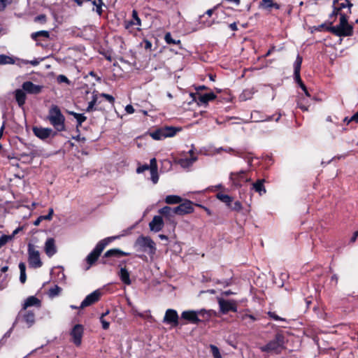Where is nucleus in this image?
I'll return each instance as SVG.
<instances>
[{
  "label": "nucleus",
  "mask_w": 358,
  "mask_h": 358,
  "mask_svg": "<svg viewBox=\"0 0 358 358\" xmlns=\"http://www.w3.org/2000/svg\"><path fill=\"white\" fill-rule=\"evenodd\" d=\"M339 23L335 26H330L327 29L333 34L340 36H351L353 35V25L348 23V17L344 12L339 13Z\"/></svg>",
  "instance_id": "1"
},
{
  "label": "nucleus",
  "mask_w": 358,
  "mask_h": 358,
  "mask_svg": "<svg viewBox=\"0 0 358 358\" xmlns=\"http://www.w3.org/2000/svg\"><path fill=\"white\" fill-rule=\"evenodd\" d=\"M47 119L57 131L65 130V117L57 106L52 105L50 107Z\"/></svg>",
  "instance_id": "2"
},
{
  "label": "nucleus",
  "mask_w": 358,
  "mask_h": 358,
  "mask_svg": "<svg viewBox=\"0 0 358 358\" xmlns=\"http://www.w3.org/2000/svg\"><path fill=\"white\" fill-rule=\"evenodd\" d=\"M285 336L281 333H277L273 340L266 345L261 346L260 350L264 352L280 354L285 348Z\"/></svg>",
  "instance_id": "3"
},
{
  "label": "nucleus",
  "mask_w": 358,
  "mask_h": 358,
  "mask_svg": "<svg viewBox=\"0 0 358 358\" xmlns=\"http://www.w3.org/2000/svg\"><path fill=\"white\" fill-rule=\"evenodd\" d=\"M116 238V236H110L98 242L94 250L86 257L85 260L88 264L87 269H89L97 261L106 245Z\"/></svg>",
  "instance_id": "4"
},
{
  "label": "nucleus",
  "mask_w": 358,
  "mask_h": 358,
  "mask_svg": "<svg viewBox=\"0 0 358 358\" xmlns=\"http://www.w3.org/2000/svg\"><path fill=\"white\" fill-rule=\"evenodd\" d=\"M210 314L204 309L199 310H185L181 313V319L187 320L189 323L198 324L208 320Z\"/></svg>",
  "instance_id": "5"
},
{
  "label": "nucleus",
  "mask_w": 358,
  "mask_h": 358,
  "mask_svg": "<svg viewBox=\"0 0 358 358\" xmlns=\"http://www.w3.org/2000/svg\"><path fill=\"white\" fill-rule=\"evenodd\" d=\"M134 246L138 250L148 252L150 255H155L156 252L155 243L149 236H140L136 239Z\"/></svg>",
  "instance_id": "6"
},
{
  "label": "nucleus",
  "mask_w": 358,
  "mask_h": 358,
  "mask_svg": "<svg viewBox=\"0 0 358 358\" xmlns=\"http://www.w3.org/2000/svg\"><path fill=\"white\" fill-rule=\"evenodd\" d=\"M19 322L25 323L26 327L30 328L35 323V314L31 310H23V308H22L13 322V326H15Z\"/></svg>",
  "instance_id": "7"
},
{
  "label": "nucleus",
  "mask_w": 358,
  "mask_h": 358,
  "mask_svg": "<svg viewBox=\"0 0 358 358\" xmlns=\"http://www.w3.org/2000/svg\"><path fill=\"white\" fill-rule=\"evenodd\" d=\"M28 262L29 265L31 268H40L43 263L40 258V253L36 250V247L32 243H28Z\"/></svg>",
  "instance_id": "8"
},
{
  "label": "nucleus",
  "mask_w": 358,
  "mask_h": 358,
  "mask_svg": "<svg viewBox=\"0 0 358 358\" xmlns=\"http://www.w3.org/2000/svg\"><path fill=\"white\" fill-rule=\"evenodd\" d=\"M180 128L174 127H165L152 132L150 136L155 140H162L167 137H172L180 131Z\"/></svg>",
  "instance_id": "9"
},
{
  "label": "nucleus",
  "mask_w": 358,
  "mask_h": 358,
  "mask_svg": "<svg viewBox=\"0 0 358 358\" xmlns=\"http://www.w3.org/2000/svg\"><path fill=\"white\" fill-rule=\"evenodd\" d=\"M71 342L76 346L80 347L82 344V339L84 334V327L82 324H75L69 332Z\"/></svg>",
  "instance_id": "10"
},
{
  "label": "nucleus",
  "mask_w": 358,
  "mask_h": 358,
  "mask_svg": "<svg viewBox=\"0 0 358 358\" xmlns=\"http://www.w3.org/2000/svg\"><path fill=\"white\" fill-rule=\"evenodd\" d=\"M229 178L231 180L233 185L236 187H241L245 183L251 180L250 177L248 176V173L244 171L231 173Z\"/></svg>",
  "instance_id": "11"
},
{
  "label": "nucleus",
  "mask_w": 358,
  "mask_h": 358,
  "mask_svg": "<svg viewBox=\"0 0 358 358\" xmlns=\"http://www.w3.org/2000/svg\"><path fill=\"white\" fill-rule=\"evenodd\" d=\"M334 10L331 14L332 16L339 15L340 12H343L342 10L345 8H348L346 14L351 13V7L352 3L349 0H334L333 2Z\"/></svg>",
  "instance_id": "12"
},
{
  "label": "nucleus",
  "mask_w": 358,
  "mask_h": 358,
  "mask_svg": "<svg viewBox=\"0 0 358 358\" xmlns=\"http://www.w3.org/2000/svg\"><path fill=\"white\" fill-rule=\"evenodd\" d=\"M101 294L102 292L100 289L94 290L84 299L80 303V308L83 309L98 302L101 299Z\"/></svg>",
  "instance_id": "13"
},
{
  "label": "nucleus",
  "mask_w": 358,
  "mask_h": 358,
  "mask_svg": "<svg viewBox=\"0 0 358 358\" xmlns=\"http://www.w3.org/2000/svg\"><path fill=\"white\" fill-rule=\"evenodd\" d=\"M32 130L34 135L43 141L48 138L50 136L54 137L57 134V132L54 131L50 128L34 127Z\"/></svg>",
  "instance_id": "14"
},
{
  "label": "nucleus",
  "mask_w": 358,
  "mask_h": 358,
  "mask_svg": "<svg viewBox=\"0 0 358 358\" xmlns=\"http://www.w3.org/2000/svg\"><path fill=\"white\" fill-rule=\"evenodd\" d=\"M163 322L167 324H171L173 327H177L179 324V316L177 311L174 309H167Z\"/></svg>",
  "instance_id": "15"
},
{
  "label": "nucleus",
  "mask_w": 358,
  "mask_h": 358,
  "mask_svg": "<svg viewBox=\"0 0 358 358\" xmlns=\"http://www.w3.org/2000/svg\"><path fill=\"white\" fill-rule=\"evenodd\" d=\"M218 303L220 311L224 314H226L229 311L234 313L237 312V304L234 300L220 299Z\"/></svg>",
  "instance_id": "16"
},
{
  "label": "nucleus",
  "mask_w": 358,
  "mask_h": 358,
  "mask_svg": "<svg viewBox=\"0 0 358 358\" xmlns=\"http://www.w3.org/2000/svg\"><path fill=\"white\" fill-rule=\"evenodd\" d=\"M194 211L192 203L190 201H185L179 206L175 207V213L176 215H183L189 214Z\"/></svg>",
  "instance_id": "17"
},
{
  "label": "nucleus",
  "mask_w": 358,
  "mask_h": 358,
  "mask_svg": "<svg viewBox=\"0 0 358 358\" xmlns=\"http://www.w3.org/2000/svg\"><path fill=\"white\" fill-rule=\"evenodd\" d=\"M22 87L28 94H38L42 91L43 87L36 85L31 81H26L22 83Z\"/></svg>",
  "instance_id": "18"
},
{
  "label": "nucleus",
  "mask_w": 358,
  "mask_h": 358,
  "mask_svg": "<svg viewBox=\"0 0 358 358\" xmlns=\"http://www.w3.org/2000/svg\"><path fill=\"white\" fill-rule=\"evenodd\" d=\"M164 221L161 216L155 215L149 223L150 229L154 232L160 231L164 227Z\"/></svg>",
  "instance_id": "19"
},
{
  "label": "nucleus",
  "mask_w": 358,
  "mask_h": 358,
  "mask_svg": "<svg viewBox=\"0 0 358 358\" xmlns=\"http://www.w3.org/2000/svg\"><path fill=\"white\" fill-rule=\"evenodd\" d=\"M44 250L45 254L49 257H52L57 252L55 241L53 238H48L45 243Z\"/></svg>",
  "instance_id": "20"
},
{
  "label": "nucleus",
  "mask_w": 358,
  "mask_h": 358,
  "mask_svg": "<svg viewBox=\"0 0 358 358\" xmlns=\"http://www.w3.org/2000/svg\"><path fill=\"white\" fill-rule=\"evenodd\" d=\"M13 95L19 107L23 108L27 99L25 91L22 88L17 89L13 92Z\"/></svg>",
  "instance_id": "21"
},
{
  "label": "nucleus",
  "mask_w": 358,
  "mask_h": 358,
  "mask_svg": "<svg viewBox=\"0 0 358 358\" xmlns=\"http://www.w3.org/2000/svg\"><path fill=\"white\" fill-rule=\"evenodd\" d=\"M41 301L34 296H30L24 301L22 304L23 310H27V308L31 306L41 307Z\"/></svg>",
  "instance_id": "22"
},
{
  "label": "nucleus",
  "mask_w": 358,
  "mask_h": 358,
  "mask_svg": "<svg viewBox=\"0 0 358 358\" xmlns=\"http://www.w3.org/2000/svg\"><path fill=\"white\" fill-rule=\"evenodd\" d=\"M216 95L213 92L198 94L197 103L199 105H206L209 101L214 100Z\"/></svg>",
  "instance_id": "23"
},
{
  "label": "nucleus",
  "mask_w": 358,
  "mask_h": 358,
  "mask_svg": "<svg viewBox=\"0 0 358 358\" xmlns=\"http://www.w3.org/2000/svg\"><path fill=\"white\" fill-rule=\"evenodd\" d=\"M198 157L196 156H192V157H184L180 158L178 160V164L184 169L189 168L193 164L196 162Z\"/></svg>",
  "instance_id": "24"
},
{
  "label": "nucleus",
  "mask_w": 358,
  "mask_h": 358,
  "mask_svg": "<svg viewBox=\"0 0 358 358\" xmlns=\"http://www.w3.org/2000/svg\"><path fill=\"white\" fill-rule=\"evenodd\" d=\"M129 255H130V253H129V252H124L117 248H114V249H110V250H108V251H106V253L104 254L103 257H120L129 256Z\"/></svg>",
  "instance_id": "25"
},
{
  "label": "nucleus",
  "mask_w": 358,
  "mask_h": 358,
  "mask_svg": "<svg viewBox=\"0 0 358 358\" xmlns=\"http://www.w3.org/2000/svg\"><path fill=\"white\" fill-rule=\"evenodd\" d=\"M118 276L124 284L127 285H130L131 284V281L130 280V274L125 267L120 268V270L118 273Z\"/></svg>",
  "instance_id": "26"
},
{
  "label": "nucleus",
  "mask_w": 358,
  "mask_h": 358,
  "mask_svg": "<svg viewBox=\"0 0 358 358\" xmlns=\"http://www.w3.org/2000/svg\"><path fill=\"white\" fill-rule=\"evenodd\" d=\"M265 180L259 179L255 182L252 184V189L255 190L256 192H258L260 196L266 193V189L264 185Z\"/></svg>",
  "instance_id": "27"
},
{
  "label": "nucleus",
  "mask_w": 358,
  "mask_h": 358,
  "mask_svg": "<svg viewBox=\"0 0 358 358\" xmlns=\"http://www.w3.org/2000/svg\"><path fill=\"white\" fill-rule=\"evenodd\" d=\"M259 6L265 10H270L272 8H274L275 9L280 8V6L278 3H275L273 0H262Z\"/></svg>",
  "instance_id": "28"
},
{
  "label": "nucleus",
  "mask_w": 358,
  "mask_h": 358,
  "mask_svg": "<svg viewBox=\"0 0 358 358\" xmlns=\"http://www.w3.org/2000/svg\"><path fill=\"white\" fill-rule=\"evenodd\" d=\"M164 41L167 44H173V45H177L179 48L181 50L182 49V43L180 40L179 39H174L173 38L170 32H167L164 36Z\"/></svg>",
  "instance_id": "29"
},
{
  "label": "nucleus",
  "mask_w": 358,
  "mask_h": 358,
  "mask_svg": "<svg viewBox=\"0 0 358 358\" xmlns=\"http://www.w3.org/2000/svg\"><path fill=\"white\" fill-rule=\"evenodd\" d=\"M68 113L72 116L76 120L77 124L76 127H79L82 125V124L87 120L86 116L84 115V114L81 113H77L73 111H69Z\"/></svg>",
  "instance_id": "30"
},
{
  "label": "nucleus",
  "mask_w": 358,
  "mask_h": 358,
  "mask_svg": "<svg viewBox=\"0 0 358 358\" xmlns=\"http://www.w3.org/2000/svg\"><path fill=\"white\" fill-rule=\"evenodd\" d=\"M54 213L53 208H49L48 214L46 215H41L39 216L34 222L35 226L39 225V224L43 220H51L52 217V215Z\"/></svg>",
  "instance_id": "31"
},
{
  "label": "nucleus",
  "mask_w": 358,
  "mask_h": 358,
  "mask_svg": "<svg viewBox=\"0 0 358 358\" xmlns=\"http://www.w3.org/2000/svg\"><path fill=\"white\" fill-rule=\"evenodd\" d=\"M167 204H178L182 201V198L178 195H168L165 198Z\"/></svg>",
  "instance_id": "32"
},
{
  "label": "nucleus",
  "mask_w": 358,
  "mask_h": 358,
  "mask_svg": "<svg viewBox=\"0 0 358 358\" xmlns=\"http://www.w3.org/2000/svg\"><path fill=\"white\" fill-rule=\"evenodd\" d=\"M159 213L166 216V217H171L173 215H176L175 213V208H171L169 206H164L159 210Z\"/></svg>",
  "instance_id": "33"
},
{
  "label": "nucleus",
  "mask_w": 358,
  "mask_h": 358,
  "mask_svg": "<svg viewBox=\"0 0 358 358\" xmlns=\"http://www.w3.org/2000/svg\"><path fill=\"white\" fill-rule=\"evenodd\" d=\"M19 269L20 271V281L21 283L24 284L27 280L26 265L24 262H20L19 264Z\"/></svg>",
  "instance_id": "34"
},
{
  "label": "nucleus",
  "mask_w": 358,
  "mask_h": 358,
  "mask_svg": "<svg viewBox=\"0 0 358 358\" xmlns=\"http://www.w3.org/2000/svg\"><path fill=\"white\" fill-rule=\"evenodd\" d=\"M90 1L96 8H93V10H95L99 15H101L102 14V6L103 5L102 0H88Z\"/></svg>",
  "instance_id": "35"
},
{
  "label": "nucleus",
  "mask_w": 358,
  "mask_h": 358,
  "mask_svg": "<svg viewBox=\"0 0 358 358\" xmlns=\"http://www.w3.org/2000/svg\"><path fill=\"white\" fill-rule=\"evenodd\" d=\"M217 198L222 202L226 203L228 206H231V203L232 202V198L229 195L222 193H218L217 194Z\"/></svg>",
  "instance_id": "36"
},
{
  "label": "nucleus",
  "mask_w": 358,
  "mask_h": 358,
  "mask_svg": "<svg viewBox=\"0 0 358 358\" xmlns=\"http://www.w3.org/2000/svg\"><path fill=\"white\" fill-rule=\"evenodd\" d=\"M31 36L33 40L36 41L38 37H43L45 38H49L50 33H49V31H45V30L38 31L32 33Z\"/></svg>",
  "instance_id": "37"
},
{
  "label": "nucleus",
  "mask_w": 358,
  "mask_h": 358,
  "mask_svg": "<svg viewBox=\"0 0 358 358\" xmlns=\"http://www.w3.org/2000/svg\"><path fill=\"white\" fill-rule=\"evenodd\" d=\"M62 292V288L58 285H55L51 287L48 291V296L50 298H54L59 295Z\"/></svg>",
  "instance_id": "38"
},
{
  "label": "nucleus",
  "mask_w": 358,
  "mask_h": 358,
  "mask_svg": "<svg viewBox=\"0 0 358 358\" xmlns=\"http://www.w3.org/2000/svg\"><path fill=\"white\" fill-rule=\"evenodd\" d=\"M303 58L299 55H297L296 60L294 63V72L298 73L301 71V66L302 64Z\"/></svg>",
  "instance_id": "39"
},
{
  "label": "nucleus",
  "mask_w": 358,
  "mask_h": 358,
  "mask_svg": "<svg viewBox=\"0 0 358 358\" xmlns=\"http://www.w3.org/2000/svg\"><path fill=\"white\" fill-rule=\"evenodd\" d=\"M15 61L13 57L5 55H0V64H14Z\"/></svg>",
  "instance_id": "40"
},
{
  "label": "nucleus",
  "mask_w": 358,
  "mask_h": 358,
  "mask_svg": "<svg viewBox=\"0 0 358 358\" xmlns=\"http://www.w3.org/2000/svg\"><path fill=\"white\" fill-rule=\"evenodd\" d=\"M210 348L214 358H222L220 350L217 346L214 345H210Z\"/></svg>",
  "instance_id": "41"
},
{
  "label": "nucleus",
  "mask_w": 358,
  "mask_h": 358,
  "mask_svg": "<svg viewBox=\"0 0 358 358\" xmlns=\"http://www.w3.org/2000/svg\"><path fill=\"white\" fill-rule=\"evenodd\" d=\"M132 21H134L135 25L141 26V19L138 17V13L136 10H133L132 11Z\"/></svg>",
  "instance_id": "42"
},
{
  "label": "nucleus",
  "mask_w": 358,
  "mask_h": 358,
  "mask_svg": "<svg viewBox=\"0 0 358 358\" xmlns=\"http://www.w3.org/2000/svg\"><path fill=\"white\" fill-rule=\"evenodd\" d=\"M150 179L154 184L158 182L159 174L157 170L150 171Z\"/></svg>",
  "instance_id": "43"
},
{
  "label": "nucleus",
  "mask_w": 358,
  "mask_h": 358,
  "mask_svg": "<svg viewBox=\"0 0 358 358\" xmlns=\"http://www.w3.org/2000/svg\"><path fill=\"white\" fill-rule=\"evenodd\" d=\"M11 241V237L9 235H2L0 236V248L5 245L8 241Z\"/></svg>",
  "instance_id": "44"
},
{
  "label": "nucleus",
  "mask_w": 358,
  "mask_h": 358,
  "mask_svg": "<svg viewBox=\"0 0 358 358\" xmlns=\"http://www.w3.org/2000/svg\"><path fill=\"white\" fill-rule=\"evenodd\" d=\"M96 99H97L96 96H94L92 101H90L88 103V106L86 108V112H91L93 110L94 106L96 103Z\"/></svg>",
  "instance_id": "45"
},
{
  "label": "nucleus",
  "mask_w": 358,
  "mask_h": 358,
  "mask_svg": "<svg viewBox=\"0 0 358 358\" xmlns=\"http://www.w3.org/2000/svg\"><path fill=\"white\" fill-rule=\"evenodd\" d=\"M205 17V15L200 16L199 23L201 24V27H210L213 24L212 20L204 21L203 19Z\"/></svg>",
  "instance_id": "46"
},
{
  "label": "nucleus",
  "mask_w": 358,
  "mask_h": 358,
  "mask_svg": "<svg viewBox=\"0 0 358 358\" xmlns=\"http://www.w3.org/2000/svg\"><path fill=\"white\" fill-rule=\"evenodd\" d=\"M252 92L250 90H246L243 92L241 95V98L243 100L249 99L251 98Z\"/></svg>",
  "instance_id": "47"
},
{
  "label": "nucleus",
  "mask_w": 358,
  "mask_h": 358,
  "mask_svg": "<svg viewBox=\"0 0 358 358\" xmlns=\"http://www.w3.org/2000/svg\"><path fill=\"white\" fill-rule=\"evenodd\" d=\"M149 169L150 171L157 170V164L155 158H152L150 161Z\"/></svg>",
  "instance_id": "48"
},
{
  "label": "nucleus",
  "mask_w": 358,
  "mask_h": 358,
  "mask_svg": "<svg viewBox=\"0 0 358 358\" xmlns=\"http://www.w3.org/2000/svg\"><path fill=\"white\" fill-rule=\"evenodd\" d=\"M268 316L275 321H285V318H282L278 315H276L274 312H268Z\"/></svg>",
  "instance_id": "49"
},
{
  "label": "nucleus",
  "mask_w": 358,
  "mask_h": 358,
  "mask_svg": "<svg viewBox=\"0 0 358 358\" xmlns=\"http://www.w3.org/2000/svg\"><path fill=\"white\" fill-rule=\"evenodd\" d=\"M231 210L235 211H240L242 209V204L240 201H236L231 206Z\"/></svg>",
  "instance_id": "50"
},
{
  "label": "nucleus",
  "mask_w": 358,
  "mask_h": 358,
  "mask_svg": "<svg viewBox=\"0 0 358 358\" xmlns=\"http://www.w3.org/2000/svg\"><path fill=\"white\" fill-rule=\"evenodd\" d=\"M101 96L104 97L107 101H108L111 103H113L115 101V98L112 95L106 93H102L101 94Z\"/></svg>",
  "instance_id": "51"
},
{
  "label": "nucleus",
  "mask_w": 358,
  "mask_h": 358,
  "mask_svg": "<svg viewBox=\"0 0 358 358\" xmlns=\"http://www.w3.org/2000/svg\"><path fill=\"white\" fill-rule=\"evenodd\" d=\"M99 320L101 323L102 328L105 330L108 329L110 327V322L103 319L102 317H100Z\"/></svg>",
  "instance_id": "52"
},
{
  "label": "nucleus",
  "mask_w": 358,
  "mask_h": 358,
  "mask_svg": "<svg viewBox=\"0 0 358 358\" xmlns=\"http://www.w3.org/2000/svg\"><path fill=\"white\" fill-rule=\"evenodd\" d=\"M146 170H150L148 164H144V165L138 166L136 169V172L138 173H141Z\"/></svg>",
  "instance_id": "53"
},
{
  "label": "nucleus",
  "mask_w": 358,
  "mask_h": 358,
  "mask_svg": "<svg viewBox=\"0 0 358 358\" xmlns=\"http://www.w3.org/2000/svg\"><path fill=\"white\" fill-rule=\"evenodd\" d=\"M12 0H0V4L1 6V10H3L9 4H10Z\"/></svg>",
  "instance_id": "54"
},
{
  "label": "nucleus",
  "mask_w": 358,
  "mask_h": 358,
  "mask_svg": "<svg viewBox=\"0 0 358 358\" xmlns=\"http://www.w3.org/2000/svg\"><path fill=\"white\" fill-rule=\"evenodd\" d=\"M294 77L296 83H298L299 86L301 85V84H303V83L302 82V80L301 79L300 72H298V73H296V72H294Z\"/></svg>",
  "instance_id": "55"
},
{
  "label": "nucleus",
  "mask_w": 358,
  "mask_h": 358,
  "mask_svg": "<svg viewBox=\"0 0 358 358\" xmlns=\"http://www.w3.org/2000/svg\"><path fill=\"white\" fill-rule=\"evenodd\" d=\"M294 77L296 83H298L299 86L301 85V84H303V83L302 82V80L301 79L300 72H298V73H296V72H294Z\"/></svg>",
  "instance_id": "56"
},
{
  "label": "nucleus",
  "mask_w": 358,
  "mask_h": 358,
  "mask_svg": "<svg viewBox=\"0 0 358 358\" xmlns=\"http://www.w3.org/2000/svg\"><path fill=\"white\" fill-rule=\"evenodd\" d=\"M14 327H15V326H13H13L10 327V329L9 330H8V331L4 334V335L3 336V339L6 340L7 338H8L10 336V335H11V334H12V331H13V329H14Z\"/></svg>",
  "instance_id": "57"
},
{
  "label": "nucleus",
  "mask_w": 358,
  "mask_h": 358,
  "mask_svg": "<svg viewBox=\"0 0 358 358\" xmlns=\"http://www.w3.org/2000/svg\"><path fill=\"white\" fill-rule=\"evenodd\" d=\"M57 81L59 83H68L69 82V79L64 75H59L57 77Z\"/></svg>",
  "instance_id": "58"
},
{
  "label": "nucleus",
  "mask_w": 358,
  "mask_h": 358,
  "mask_svg": "<svg viewBox=\"0 0 358 358\" xmlns=\"http://www.w3.org/2000/svg\"><path fill=\"white\" fill-rule=\"evenodd\" d=\"M351 122H355L356 123H358V111L355 113L348 121V123H350Z\"/></svg>",
  "instance_id": "59"
},
{
  "label": "nucleus",
  "mask_w": 358,
  "mask_h": 358,
  "mask_svg": "<svg viewBox=\"0 0 358 358\" xmlns=\"http://www.w3.org/2000/svg\"><path fill=\"white\" fill-rule=\"evenodd\" d=\"M133 25H135L134 21H125L124 22V28L126 29H129Z\"/></svg>",
  "instance_id": "60"
},
{
  "label": "nucleus",
  "mask_w": 358,
  "mask_h": 358,
  "mask_svg": "<svg viewBox=\"0 0 358 358\" xmlns=\"http://www.w3.org/2000/svg\"><path fill=\"white\" fill-rule=\"evenodd\" d=\"M125 111L128 114H132L134 113V108L131 105L129 104L125 107Z\"/></svg>",
  "instance_id": "61"
},
{
  "label": "nucleus",
  "mask_w": 358,
  "mask_h": 358,
  "mask_svg": "<svg viewBox=\"0 0 358 358\" xmlns=\"http://www.w3.org/2000/svg\"><path fill=\"white\" fill-rule=\"evenodd\" d=\"M243 320H249V322H252L256 320V318L252 315H245L243 316Z\"/></svg>",
  "instance_id": "62"
},
{
  "label": "nucleus",
  "mask_w": 358,
  "mask_h": 358,
  "mask_svg": "<svg viewBox=\"0 0 358 358\" xmlns=\"http://www.w3.org/2000/svg\"><path fill=\"white\" fill-rule=\"evenodd\" d=\"M224 151L228 153H232L234 155H237L238 153L235 150L229 147L224 148Z\"/></svg>",
  "instance_id": "63"
},
{
  "label": "nucleus",
  "mask_w": 358,
  "mask_h": 358,
  "mask_svg": "<svg viewBox=\"0 0 358 358\" xmlns=\"http://www.w3.org/2000/svg\"><path fill=\"white\" fill-rule=\"evenodd\" d=\"M358 238V231H356L354 232L352 236L350 238V243H353L356 241L357 238Z\"/></svg>",
  "instance_id": "64"
}]
</instances>
